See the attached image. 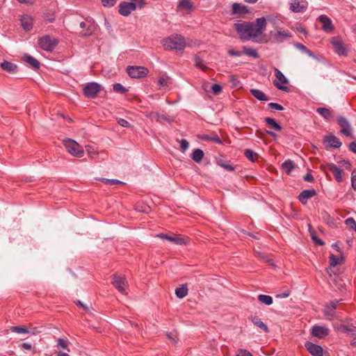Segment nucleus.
Here are the masks:
<instances>
[{
    "label": "nucleus",
    "instance_id": "f257e3e1",
    "mask_svg": "<svg viewBox=\"0 0 356 356\" xmlns=\"http://www.w3.org/2000/svg\"><path fill=\"white\" fill-rule=\"evenodd\" d=\"M266 19L264 17L257 18L253 22L235 23L234 27L242 41L254 40L261 35L266 28Z\"/></svg>",
    "mask_w": 356,
    "mask_h": 356
},
{
    "label": "nucleus",
    "instance_id": "f03ea898",
    "mask_svg": "<svg viewBox=\"0 0 356 356\" xmlns=\"http://www.w3.org/2000/svg\"><path fill=\"white\" fill-rule=\"evenodd\" d=\"M162 44L165 49L182 51L186 43L185 38L179 34H173L163 40Z\"/></svg>",
    "mask_w": 356,
    "mask_h": 356
},
{
    "label": "nucleus",
    "instance_id": "7ed1b4c3",
    "mask_svg": "<svg viewBox=\"0 0 356 356\" xmlns=\"http://www.w3.org/2000/svg\"><path fill=\"white\" fill-rule=\"evenodd\" d=\"M130 2L123 1L118 6L119 13L124 17L129 16L137 8H143L145 5V0H129Z\"/></svg>",
    "mask_w": 356,
    "mask_h": 356
},
{
    "label": "nucleus",
    "instance_id": "20e7f679",
    "mask_svg": "<svg viewBox=\"0 0 356 356\" xmlns=\"http://www.w3.org/2000/svg\"><path fill=\"white\" fill-rule=\"evenodd\" d=\"M64 145L67 151L72 156L81 158L84 155L83 147L75 140L67 139L63 141Z\"/></svg>",
    "mask_w": 356,
    "mask_h": 356
},
{
    "label": "nucleus",
    "instance_id": "39448f33",
    "mask_svg": "<svg viewBox=\"0 0 356 356\" xmlns=\"http://www.w3.org/2000/svg\"><path fill=\"white\" fill-rule=\"evenodd\" d=\"M38 44L43 50L52 51L58 44V40L49 35H46L39 38Z\"/></svg>",
    "mask_w": 356,
    "mask_h": 356
},
{
    "label": "nucleus",
    "instance_id": "423d86ee",
    "mask_svg": "<svg viewBox=\"0 0 356 356\" xmlns=\"http://www.w3.org/2000/svg\"><path fill=\"white\" fill-rule=\"evenodd\" d=\"M274 72L275 76L276 77V79L273 81V84L275 85V86L281 90L289 92V88L286 86H284V84L288 83V79L283 74V73L277 68L274 69Z\"/></svg>",
    "mask_w": 356,
    "mask_h": 356
},
{
    "label": "nucleus",
    "instance_id": "0eeeda50",
    "mask_svg": "<svg viewBox=\"0 0 356 356\" xmlns=\"http://www.w3.org/2000/svg\"><path fill=\"white\" fill-rule=\"evenodd\" d=\"M83 90L86 97L95 98L102 90V86L96 82H90L84 86Z\"/></svg>",
    "mask_w": 356,
    "mask_h": 356
},
{
    "label": "nucleus",
    "instance_id": "6e6552de",
    "mask_svg": "<svg viewBox=\"0 0 356 356\" xmlns=\"http://www.w3.org/2000/svg\"><path fill=\"white\" fill-rule=\"evenodd\" d=\"M127 72L129 76L134 79L145 77L148 73L147 68L140 66H129Z\"/></svg>",
    "mask_w": 356,
    "mask_h": 356
},
{
    "label": "nucleus",
    "instance_id": "1a4fd4ad",
    "mask_svg": "<svg viewBox=\"0 0 356 356\" xmlns=\"http://www.w3.org/2000/svg\"><path fill=\"white\" fill-rule=\"evenodd\" d=\"M270 39L275 42H282L286 39L291 37V34L289 31L282 30L281 29L270 32Z\"/></svg>",
    "mask_w": 356,
    "mask_h": 356
},
{
    "label": "nucleus",
    "instance_id": "9d476101",
    "mask_svg": "<svg viewBox=\"0 0 356 356\" xmlns=\"http://www.w3.org/2000/svg\"><path fill=\"white\" fill-rule=\"evenodd\" d=\"M331 44H332L334 52L339 56H348V51L346 45L342 42L338 37H334L331 39Z\"/></svg>",
    "mask_w": 356,
    "mask_h": 356
},
{
    "label": "nucleus",
    "instance_id": "9b49d317",
    "mask_svg": "<svg viewBox=\"0 0 356 356\" xmlns=\"http://www.w3.org/2000/svg\"><path fill=\"white\" fill-rule=\"evenodd\" d=\"M112 284L121 293H127V287L128 286V282L124 277L114 275Z\"/></svg>",
    "mask_w": 356,
    "mask_h": 356
},
{
    "label": "nucleus",
    "instance_id": "f8f14e48",
    "mask_svg": "<svg viewBox=\"0 0 356 356\" xmlns=\"http://www.w3.org/2000/svg\"><path fill=\"white\" fill-rule=\"evenodd\" d=\"M318 20L322 24V29L326 33H332L334 26L332 24V22L330 18H329L327 15H320L318 18Z\"/></svg>",
    "mask_w": 356,
    "mask_h": 356
},
{
    "label": "nucleus",
    "instance_id": "ddd939ff",
    "mask_svg": "<svg viewBox=\"0 0 356 356\" xmlns=\"http://www.w3.org/2000/svg\"><path fill=\"white\" fill-rule=\"evenodd\" d=\"M338 124L341 127V132L347 136H350V138H353V136L351 134L352 127L348 122V121L343 117H339L338 118Z\"/></svg>",
    "mask_w": 356,
    "mask_h": 356
},
{
    "label": "nucleus",
    "instance_id": "4468645a",
    "mask_svg": "<svg viewBox=\"0 0 356 356\" xmlns=\"http://www.w3.org/2000/svg\"><path fill=\"white\" fill-rule=\"evenodd\" d=\"M308 6L306 1L294 0L290 4V9L294 13H304Z\"/></svg>",
    "mask_w": 356,
    "mask_h": 356
},
{
    "label": "nucleus",
    "instance_id": "2eb2a0df",
    "mask_svg": "<svg viewBox=\"0 0 356 356\" xmlns=\"http://www.w3.org/2000/svg\"><path fill=\"white\" fill-rule=\"evenodd\" d=\"M311 333L312 336L322 339L328 335L329 330L325 326L316 325L312 327Z\"/></svg>",
    "mask_w": 356,
    "mask_h": 356
},
{
    "label": "nucleus",
    "instance_id": "dca6fc26",
    "mask_svg": "<svg viewBox=\"0 0 356 356\" xmlns=\"http://www.w3.org/2000/svg\"><path fill=\"white\" fill-rule=\"evenodd\" d=\"M149 117L150 118L151 120H155L159 123L166 122L170 124L173 122V119L170 118L168 115L165 114H159L156 112H151L149 113Z\"/></svg>",
    "mask_w": 356,
    "mask_h": 356
},
{
    "label": "nucleus",
    "instance_id": "f3484780",
    "mask_svg": "<svg viewBox=\"0 0 356 356\" xmlns=\"http://www.w3.org/2000/svg\"><path fill=\"white\" fill-rule=\"evenodd\" d=\"M305 347L309 353L313 356H323V348L321 346L312 342H307Z\"/></svg>",
    "mask_w": 356,
    "mask_h": 356
},
{
    "label": "nucleus",
    "instance_id": "a211bd4d",
    "mask_svg": "<svg viewBox=\"0 0 356 356\" xmlns=\"http://www.w3.org/2000/svg\"><path fill=\"white\" fill-rule=\"evenodd\" d=\"M21 26L26 31H30L33 28V19L29 15H22L20 19Z\"/></svg>",
    "mask_w": 356,
    "mask_h": 356
},
{
    "label": "nucleus",
    "instance_id": "6ab92c4d",
    "mask_svg": "<svg viewBox=\"0 0 356 356\" xmlns=\"http://www.w3.org/2000/svg\"><path fill=\"white\" fill-rule=\"evenodd\" d=\"M316 195V191L312 190H304L298 196V200L303 204H307L308 199Z\"/></svg>",
    "mask_w": 356,
    "mask_h": 356
},
{
    "label": "nucleus",
    "instance_id": "aec40b11",
    "mask_svg": "<svg viewBox=\"0 0 356 356\" xmlns=\"http://www.w3.org/2000/svg\"><path fill=\"white\" fill-rule=\"evenodd\" d=\"M248 13V8L246 6L241 3H234L232 5V13L233 14H246Z\"/></svg>",
    "mask_w": 356,
    "mask_h": 356
},
{
    "label": "nucleus",
    "instance_id": "412c9836",
    "mask_svg": "<svg viewBox=\"0 0 356 356\" xmlns=\"http://www.w3.org/2000/svg\"><path fill=\"white\" fill-rule=\"evenodd\" d=\"M1 67L4 71L10 73H14L17 72V66L16 64L7 60H4L3 63H1Z\"/></svg>",
    "mask_w": 356,
    "mask_h": 356
},
{
    "label": "nucleus",
    "instance_id": "4be33fe9",
    "mask_svg": "<svg viewBox=\"0 0 356 356\" xmlns=\"http://www.w3.org/2000/svg\"><path fill=\"white\" fill-rule=\"evenodd\" d=\"M327 145L334 148H339L341 145V143L339 141V138L334 136H330L326 137L325 140Z\"/></svg>",
    "mask_w": 356,
    "mask_h": 356
},
{
    "label": "nucleus",
    "instance_id": "5701e85b",
    "mask_svg": "<svg viewBox=\"0 0 356 356\" xmlns=\"http://www.w3.org/2000/svg\"><path fill=\"white\" fill-rule=\"evenodd\" d=\"M158 237L166 239V240L170 241H171L175 244H177V245H183L185 243V241L182 238L173 237V236H168V235H166L164 234H159Z\"/></svg>",
    "mask_w": 356,
    "mask_h": 356
},
{
    "label": "nucleus",
    "instance_id": "b1692460",
    "mask_svg": "<svg viewBox=\"0 0 356 356\" xmlns=\"http://www.w3.org/2000/svg\"><path fill=\"white\" fill-rule=\"evenodd\" d=\"M251 320H252V323L259 327L260 329H261L264 332H269V329L268 327V326L258 317V316H252L251 318Z\"/></svg>",
    "mask_w": 356,
    "mask_h": 356
},
{
    "label": "nucleus",
    "instance_id": "393cba45",
    "mask_svg": "<svg viewBox=\"0 0 356 356\" xmlns=\"http://www.w3.org/2000/svg\"><path fill=\"white\" fill-rule=\"evenodd\" d=\"M250 93L258 100L264 102H267L269 100L268 97L266 95V94L260 90L251 89Z\"/></svg>",
    "mask_w": 356,
    "mask_h": 356
},
{
    "label": "nucleus",
    "instance_id": "a878e982",
    "mask_svg": "<svg viewBox=\"0 0 356 356\" xmlns=\"http://www.w3.org/2000/svg\"><path fill=\"white\" fill-rule=\"evenodd\" d=\"M328 168L333 173L335 179L338 181H341L342 179L341 169L333 163L329 164Z\"/></svg>",
    "mask_w": 356,
    "mask_h": 356
},
{
    "label": "nucleus",
    "instance_id": "bb28decb",
    "mask_svg": "<svg viewBox=\"0 0 356 356\" xmlns=\"http://www.w3.org/2000/svg\"><path fill=\"white\" fill-rule=\"evenodd\" d=\"M24 60L30 65L34 69H38L40 67V63L33 56L25 55L23 57Z\"/></svg>",
    "mask_w": 356,
    "mask_h": 356
},
{
    "label": "nucleus",
    "instance_id": "cd10ccee",
    "mask_svg": "<svg viewBox=\"0 0 356 356\" xmlns=\"http://www.w3.org/2000/svg\"><path fill=\"white\" fill-rule=\"evenodd\" d=\"M282 168L288 175L295 168V163L291 160H286L282 164Z\"/></svg>",
    "mask_w": 356,
    "mask_h": 356
},
{
    "label": "nucleus",
    "instance_id": "c85d7f7f",
    "mask_svg": "<svg viewBox=\"0 0 356 356\" xmlns=\"http://www.w3.org/2000/svg\"><path fill=\"white\" fill-rule=\"evenodd\" d=\"M316 111L327 120H330L332 118L331 111L327 108H318Z\"/></svg>",
    "mask_w": 356,
    "mask_h": 356
},
{
    "label": "nucleus",
    "instance_id": "c756f323",
    "mask_svg": "<svg viewBox=\"0 0 356 356\" xmlns=\"http://www.w3.org/2000/svg\"><path fill=\"white\" fill-rule=\"evenodd\" d=\"M204 156V152L202 149H195L193 153H192V155H191V158L192 159L196 162V163H200L202 158Z\"/></svg>",
    "mask_w": 356,
    "mask_h": 356
},
{
    "label": "nucleus",
    "instance_id": "7c9ffc66",
    "mask_svg": "<svg viewBox=\"0 0 356 356\" xmlns=\"http://www.w3.org/2000/svg\"><path fill=\"white\" fill-rule=\"evenodd\" d=\"M175 294L179 298H184L188 294V288L186 285H182L175 289Z\"/></svg>",
    "mask_w": 356,
    "mask_h": 356
},
{
    "label": "nucleus",
    "instance_id": "2f4dec72",
    "mask_svg": "<svg viewBox=\"0 0 356 356\" xmlns=\"http://www.w3.org/2000/svg\"><path fill=\"white\" fill-rule=\"evenodd\" d=\"M265 122L276 131H281L282 127L273 118H266Z\"/></svg>",
    "mask_w": 356,
    "mask_h": 356
},
{
    "label": "nucleus",
    "instance_id": "473e14b6",
    "mask_svg": "<svg viewBox=\"0 0 356 356\" xmlns=\"http://www.w3.org/2000/svg\"><path fill=\"white\" fill-rule=\"evenodd\" d=\"M258 300L266 305H270L273 303V298L270 296L267 295H259Z\"/></svg>",
    "mask_w": 356,
    "mask_h": 356
},
{
    "label": "nucleus",
    "instance_id": "72a5a7b5",
    "mask_svg": "<svg viewBox=\"0 0 356 356\" xmlns=\"http://www.w3.org/2000/svg\"><path fill=\"white\" fill-rule=\"evenodd\" d=\"M192 3L188 0H181L177 8L179 9H184L186 10H191L192 8Z\"/></svg>",
    "mask_w": 356,
    "mask_h": 356
},
{
    "label": "nucleus",
    "instance_id": "f704fd0d",
    "mask_svg": "<svg viewBox=\"0 0 356 356\" xmlns=\"http://www.w3.org/2000/svg\"><path fill=\"white\" fill-rule=\"evenodd\" d=\"M202 138L204 140H212L217 144H222V140L216 134L211 136L204 135L202 137Z\"/></svg>",
    "mask_w": 356,
    "mask_h": 356
},
{
    "label": "nucleus",
    "instance_id": "c9c22d12",
    "mask_svg": "<svg viewBox=\"0 0 356 356\" xmlns=\"http://www.w3.org/2000/svg\"><path fill=\"white\" fill-rule=\"evenodd\" d=\"M243 53L254 58H259V54L254 49L244 47Z\"/></svg>",
    "mask_w": 356,
    "mask_h": 356
},
{
    "label": "nucleus",
    "instance_id": "e433bc0d",
    "mask_svg": "<svg viewBox=\"0 0 356 356\" xmlns=\"http://www.w3.org/2000/svg\"><path fill=\"white\" fill-rule=\"evenodd\" d=\"M10 331L17 334H27L28 328L24 326H13L10 327Z\"/></svg>",
    "mask_w": 356,
    "mask_h": 356
},
{
    "label": "nucleus",
    "instance_id": "4c0bfd02",
    "mask_svg": "<svg viewBox=\"0 0 356 356\" xmlns=\"http://www.w3.org/2000/svg\"><path fill=\"white\" fill-rule=\"evenodd\" d=\"M194 61H195V64L196 67H197L203 70L207 69V66L204 64V60L200 57L195 56V58H194Z\"/></svg>",
    "mask_w": 356,
    "mask_h": 356
},
{
    "label": "nucleus",
    "instance_id": "58836bf2",
    "mask_svg": "<svg viewBox=\"0 0 356 356\" xmlns=\"http://www.w3.org/2000/svg\"><path fill=\"white\" fill-rule=\"evenodd\" d=\"M113 88L115 92L120 94H124L127 91L122 84L118 83L113 84Z\"/></svg>",
    "mask_w": 356,
    "mask_h": 356
},
{
    "label": "nucleus",
    "instance_id": "ea45409f",
    "mask_svg": "<svg viewBox=\"0 0 356 356\" xmlns=\"http://www.w3.org/2000/svg\"><path fill=\"white\" fill-rule=\"evenodd\" d=\"M95 24L94 23H90L87 29L83 33H81V34L83 36L90 35L95 31Z\"/></svg>",
    "mask_w": 356,
    "mask_h": 356
},
{
    "label": "nucleus",
    "instance_id": "a19ab883",
    "mask_svg": "<svg viewBox=\"0 0 356 356\" xmlns=\"http://www.w3.org/2000/svg\"><path fill=\"white\" fill-rule=\"evenodd\" d=\"M341 327L343 332L348 334L354 333L356 331V327L353 325L348 326L346 325H342Z\"/></svg>",
    "mask_w": 356,
    "mask_h": 356
},
{
    "label": "nucleus",
    "instance_id": "79ce46f5",
    "mask_svg": "<svg viewBox=\"0 0 356 356\" xmlns=\"http://www.w3.org/2000/svg\"><path fill=\"white\" fill-rule=\"evenodd\" d=\"M245 156L251 161H254V157L257 154L252 151L251 149H245Z\"/></svg>",
    "mask_w": 356,
    "mask_h": 356
},
{
    "label": "nucleus",
    "instance_id": "37998d69",
    "mask_svg": "<svg viewBox=\"0 0 356 356\" xmlns=\"http://www.w3.org/2000/svg\"><path fill=\"white\" fill-rule=\"evenodd\" d=\"M229 81L234 87H238L240 86V81L236 76L230 75L229 76Z\"/></svg>",
    "mask_w": 356,
    "mask_h": 356
},
{
    "label": "nucleus",
    "instance_id": "c03bdc74",
    "mask_svg": "<svg viewBox=\"0 0 356 356\" xmlns=\"http://www.w3.org/2000/svg\"><path fill=\"white\" fill-rule=\"evenodd\" d=\"M345 224L350 228L356 230V222L353 218H349L345 220Z\"/></svg>",
    "mask_w": 356,
    "mask_h": 356
},
{
    "label": "nucleus",
    "instance_id": "a18cd8bd",
    "mask_svg": "<svg viewBox=\"0 0 356 356\" xmlns=\"http://www.w3.org/2000/svg\"><path fill=\"white\" fill-rule=\"evenodd\" d=\"M168 81V77L165 75H163V76H160V78L158 81V83L160 86L164 87V86H167Z\"/></svg>",
    "mask_w": 356,
    "mask_h": 356
},
{
    "label": "nucleus",
    "instance_id": "49530a36",
    "mask_svg": "<svg viewBox=\"0 0 356 356\" xmlns=\"http://www.w3.org/2000/svg\"><path fill=\"white\" fill-rule=\"evenodd\" d=\"M324 314L325 316L330 317V318H333L334 316V311H333L330 306H326L324 309Z\"/></svg>",
    "mask_w": 356,
    "mask_h": 356
},
{
    "label": "nucleus",
    "instance_id": "de8ad7c7",
    "mask_svg": "<svg viewBox=\"0 0 356 356\" xmlns=\"http://www.w3.org/2000/svg\"><path fill=\"white\" fill-rule=\"evenodd\" d=\"M67 345H68V343L66 340L61 339V338H59L58 339V346H60L62 348L69 351V350L67 348Z\"/></svg>",
    "mask_w": 356,
    "mask_h": 356
},
{
    "label": "nucleus",
    "instance_id": "09e8293b",
    "mask_svg": "<svg viewBox=\"0 0 356 356\" xmlns=\"http://www.w3.org/2000/svg\"><path fill=\"white\" fill-rule=\"evenodd\" d=\"M102 5L104 7H112L113 6L118 0H101Z\"/></svg>",
    "mask_w": 356,
    "mask_h": 356
},
{
    "label": "nucleus",
    "instance_id": "8fccbe9b",
    "mask_svg": "<svg viewBox=\"0 0 356 356\" xmlns=\"http://www.w3.org/2000/svg\"><path fill=\"white\" fill-rule=\"evenodd\" d=\"M102 181L107 185H115L118 184H121L122 181L118 179H102Z\"/></svg>",
    "mask_w": 356,
    "mask_h": 356
},
{
    "label": "nucleus",
    "instance_id": "3c124183",
    "mask_svg": "<svg viewBox=\"0 0 356 356\" xmlns=\"http://www.w3.org/2000/svg\"><path fill=\"white\" fill-rule=\"evenodd\" d=\"M268 106L270 108H274L277 111H283L284 110V107L281 104H279L277 103L270 102L268 104Z\"/></svg>",
    "mask_w": 356,
    "mask_h": 356
},
{
    "label": "nucleus",
    "instance_id": "603ef678",
    "mask_svg": "<svg viewBox=\"0 0 356 356\" xmlns=\"http://www.w3.org/2000/svg\"><path fill=\"white\" fill-rule=\"evenodd\" d=\"M86 148L88 154L91 158H95V156L97 155V152L90 146H86Z\"/></svg>",
    "mask_w": 356,
    "mask_h": 356
},
{
    "label": "nucleus",
    "instance_id": "864d4df0",
    "mask_svg": "<svg viewBox=\"0 0 356 356\" xmlns=\"http://www.w3.org/2000/svg\"><path fill=\"white\" fill-rule=\"evenodd\" d=\"M236 356H252V355L247 350L238 349L237 350Z\"/></svg>",
    "mask_w": 356,
    "mask_h": 356
},
{
    "label": "nucleus",
    "instance_id": "5fc2aeb1",
    "mask_svg": "<svg viewBox=\"0 0 356 356\" xmlns=\"http://www.w3.org/2000/svg\"><path fill=\"white\" fill-rule=\"evenodd\" d=\"M212 91L214 94L218 95L222 91L221 86L218 84H214L211 87Z\"/></svg>",
    "mask_w": 356,
    "mask_h": 356
},
{
    "label": "nucleus",
    "instance_id": "6e6d98bb",
    "mask_svg": "<svg viewBox=\"0 0 356 356\" xmlns=\"http://www.w3.org/2000/svg\"><path fill=\"white\" fill-rule=\"evenodd\" d=\"M180 147L184 151H185L188 148L189 143L186 140L182 139L180 141Z\"/></svg>",
    "mask_w": 356,
    "mask_h": 356
},
{
    "label": "nucleus",
    "instance_id": "4d7b16f0",
    "mask_svg": "<svg viewBox=\"0 0 356 356\" xmlns=\"http://www.w3.org/2000/svg\"><path fill=\"white\" fill-rule=\"evenodd\" d=\"M351 182L353 189L356 191V170L352 172Z\"/></svg>",
    "mask_w": 356,
    "mask_h": 356
},
{
    "label": "nucleus",
    "instance_id": "13d9d810",
    "mask_svg": "<svg viewBox=\"0 0 356 356\" xmlns=\"http://www.w3.org/2000/svg\"><path fill=\"white\" fill-rule=\"evenodd\" d=\"M118 122L122 127H129L130 126L129 122L128 121H127L126 120L122 119V118L118 119Z\"/></svg>",
    "mask_w": 356,
    "mask_h": 356
},
{
    "label": "nucleus",
    "instance_id": "bf43d9fd",
    "mask_svg": "<svg viewBox=\"0 0 356 356\" xmlns=\"http://www.w3.org/2000/svg\"><path fill=\"white\" fill-rule=\"evenodd\" d=\"M330 265L331 266H335L337 265L338 259H337V258L334 254H331L330 255Z\"/></svg>",
    "mask_w": 356,
    "mask_h": 356
},
{
    "label": "nucleus",
    "instance_id": "052dcab7",
    "mask_svg": "<svg viewBox=\"0 0 356 356\" xmlns=\"http://www.w3.org/2000/svg\"><path fill=\"white\" fill-rule=\"evenodd\" d=\"M228 54L232 56H241L243 54L242 51H234V49H229Z\"/></svg>",
    "mask_w": 356,
    "mask_h": 356
},
{
    "label": "nucleus",
    "instance_id": "680f3d73",
    "mask_svg": "<svg viewBox=\"0 0 356 356\" xmlns=\"http://www.w3.org/2000/svg\"><path fill=\"white\" fill-rule=\"evenodd\" d=\"M295 47H296L298 49L300 50L301 51H302V52H304V53H305V52L306 51V50L307 49V48L304 44H301V43H296V44H295Z\"/></svg>",
    "mask_w": 356,
    "mask_h": 356
},
{
    "label": "nucleus",
    "instance_id": "e2e57ef3",
    "mask_svg": "<svg viewBox=\"0 0 356 356\" xmlns=\"http://www.w3.org/2000/svg\"><path fill=\"white\" fill-rule=\"evenodd\" d=\"M223 168L225 170L229 171V172H232L235 170V167H234L232 165H231L229 163V162H228L225 165H223Z\"/></svg>",
    "mask_w": 356,
    "mask_h": 356
},
{
    "label": "nucleus",
    "instance_id": "0e129e2a",
    "mask_svg": "<svg viewBox=\"0 0 356 356\" xmlns=\"http://www.w3.org/2000/svg\"><path fill=\"white\" fill-rule=\"evenodd\" d=\"M28 332H29L27 334H30L31 335H35L40 332V331L38 330V328H36V327H32L31 329H28Z\"/></svg>",
    "mask_w": 356,
    "mask_h": 356
},
{
    "label": "nucleus",
    "instance_id": "69168bd1",
    "mask_svg": "<svg viewBox=\"0 0 356 356\" xmlns=\"http://www.w3.org/2000/svg\"><path fill=\"white\" fill-rule=\"evenodd\" d=\"M217 164L223 168V165H225L228 161H225L223 159L219 158L216 161Z\"/></svg>",
    "mask_w": 356,
    "mask_h": 356
},
{
    "label": "nucleus",
    "instance_id": "338daca9",
    "mask_svg": "<svg viewBox=\"0 0 356 356\" xmlns=\"http://www.w3.org/2000/svg\"><path fill=\"white\" fill-rule=\"evenodd\" d=\"M349 149L351 152L356 154V141L352 142L349 145Z\"/></svg>",
    "mask_w": 356,
    "mask_h": 356
},
{
    "label": "nucleus",
    "instance_id": "774afa93",
    "mask_svg": "<svg viewBox=\"0 0 356 356\" xmlns=\"http://www.w3.org/2000/svg\"><path fill=\"white\" fill-rule=\"evenodd\" d=\"M306 54H307L309 57L315 59V60H318V58L314 55V54L309 49H307L306 51L305 52Z\"/></svg>",
    "mask_w": 356,
    "mask_h": 356
}]
</instances>
